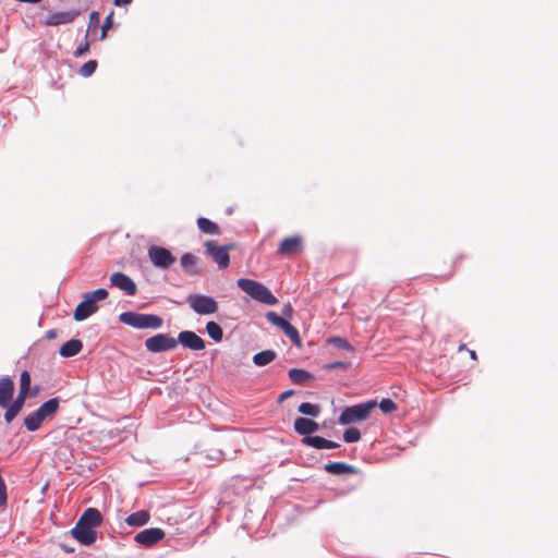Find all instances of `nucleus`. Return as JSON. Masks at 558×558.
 <instances>
[{"label":"nucleus","mask_w":558,"mask_h":558,"mask_svg":"<svg viewBox=\"0 0 558 558\" xmlns=\"http://www.w3.org/2000/svg\"><path fill=\"white\" fill-rule=\"evenodd\" d=\"M109 293L106 289L99 288L83 295V300L74 310L73 318L76 322H82L98 311L97 302L104 301L108 298Z\"/></svg>","instance_id":"nucleus-1"},{"label":"nucleus","mask_w":558,"mask_h":558,"mask_svg":"<svg viewBox=\"0 0 558 558\" xmlns=\"http://www.w3.org/2000/svg\"><path fill=\"white\" fill-rule=\"evenodd\" d=\"M236 283L242 291L260 303L275 305L278 302L277 298L271 293V291L265 284L258 281L240 278Z\"/></svg>","instance_id":"nucleus-2"},{"label":"nucleus","mask_w":558,"mask_h":558,"mask_svg":"<svg viewBox=\"0 0 558 558\" xmlns=\"http://www.w3.org/2000/svg\"><path fill=\"white\" fill-rule=\"evenodd\" d=\"M58 409H59V399L58 398L49 399L48 401L44 402L36 411L29 413L25 417V420H24L25 427L29 432L37 430L41 426V423L45 420L52 417L57 413Z\"/></svg>","instance_id":"nucleus-3"},{"label":"nucleus","mask_w":558,"mask_h":558,"mask_svg":"<svg viewBox=\"0 0 558 558\" xmlns=\"http://www.w3.org/2000/svg\"><path fill=\"white\" fill-rule=\"evenodd\" d=\"M377 407L376 401H367L345 408L338 418L340 425H350L365 421Z\"/></svg>","instance_id":"nucleus-4"},{"label":"nucleus","mask_w":558,"mask_h":558,"mask_svg":"<svg viewBox=\"0 0 558 558\" xmlns=\"http://www.w3.org/2000/svg\"><path fill=\"white\" fill-rule=\"evenodd\" d=\"M120 322L137 329H157L161 327L162 319L154 314H140L134 312H124L120 314Z\"/></svg>","instance_id":"nucleus-5"},{"label":"nucleus","mask_w":558,"mask_h":558,"mask_svg":"<svg viewBox=\"0 0 558 558\" xmlns=\"http://www.w3.org/2000/svg\"><path fill=\"white\" fill-rule=\"evenodd\" d=\"M186 301L190 307L198 315H211L219 308L218 302L213 296L206 294H190Z\"/></svg>","instance_id":"nucleus-6"},{"label":"nucleus","mask_w":558,"mask_h":558,"mask_svg":"<svg viewBox=\"0 0 558 558\" xmlns=\"http://www.w3.org/2000/svg\"><path fill=\"white\" fill-rule=\"evenodd\" d=\"M232 248L233 245H218L211 240L205 243L206 254L213 258L220 269H226L229 266V251Z\"/></svg>","instance_id":"nucleus-7"},{"label":"nucleus","mask_w":558,"mask_h":558,"mask_svg":"<svg viewBox=\"0 0 558 558\" xmlns=\"http://www.w3.org/2000/svg\"><path fill=\"white\" fill-rule=\"evenodd\" d=\"M177 345V339L167 333H157L145 340L146 349L154 353L170 351L173 350Z\"/></svg>","instance_id":"nucleus-8"},{"label":"nucleus","mask_w":558,"mask_h":558,"mask_svg":"<svg viewBox=\"0 0 558 558\" xmlns=\"http://www.w3.org/2000/svg\"><path fill=\"white\" fill-rule=\"evenodd\" d=\"M148 257L151 264L160 269H168L175 262V257L169 250L158 245H151L148 248Z\"/></svg>","instance_id":"nucleus-9"},{"label":"nucleus","mask_w":558,"mask_h":558,"mask_svg":"<svg viewBox=\"0 0 558 558\" xmlns=\"http://www.w3.org/2000/svg\"><path fill=\"white\" fill-rule=\"evenodd\" d=\"M304 244L301 235L284 238L278 245V254L281 256H295L303 252Z\"/></svg>","instance_id":"nucleus-10"},{"label":"nucleus","mask_w":558,"mask_h":558,"mask_svg":"<svg viewBox=\"0 0 558 558\" xmlns=\"http://www.w3.org/2000/svg\"><path fill=\"white\" fill-rule=\"evenodd\" d=\"M112 287L123 291L126 295H135L137 292L136 283L125 274L116 271L110 276Z\"/></svg>","instance_id":"nucleus-11"},{"label":"nucleus","mask_w":558,"mask_h":558,"mask_svg":"<svg viewBox=\"0 0 558 558\" xmlns=\"http://www.w3.org/2000/svg\"><path fill=\"white\" fill-rule=\"evenodd\" d=\"M165 535L163 530L159 527H149L138 532L135 535L134 541L140 545L150 547L160 542Z\"/></svg>","instance_id":"nucleus-12"},{"label":"nucleus","mask_w":558,"mask_h":558,"mask_svg":"<svg viewBox=\"0 0 558 558\" xmlns=\"http://www.w3.org/2000/svg\"><path fill=\"white\" fill-rule=\"evenodd\" d=\"M178 343H181L184 348L201 351L205 349V341L202 337L196 335L194 331L185 330L181 331L177 339Z\"/></svg>","instance_id":"nucleus-13"},{"label":"nucleus","mask_w":558,"mask_h":558,"mask_svg":"<svg viewBox=\"0 0 558 558\" xmlns=\"http://www.w3.org/2000/svg\"><path fill=\"white\" fill-rule=\"evenodd\" d=\"M71 534L82 545L88 546L96 541V531L80 522H76L75 526L71 530Z\"/></svg>","instance_id":"nucleus-14"},{"label":"nucleus","mask_w":558,"mask_h":558,"mask_svg":"<svg viewBox=\"0 0 558 558\" xmlns=\"http://www.w3.org/2000/svg\"><path fill=\"white\" fill-rule=\"evenodd\" d=\"M78 11H65V12H54L50 14L44 22L45 25L57 26L61 24L72 23L77 16Z\"/></svg>","instance_id":"nucleus-15"},{"label":"nucleus","mask_w":558,"mask_h":558,"mask_svg":"<svg viewBox=\"0 0 558 558\" xmlns=\"http://www.w3.org/2000/svg\"><path fill=\"white\" fill-rule=\"evenodd\" d=\"M14 383L11 377L4 376L0 379V408H8L12 401Z\"/></svg>","instance_id":"nucleus-16"},{"label":"nucleus","mask_w":558,"mask_h":558,"mask_svg":"<svg viewBox=\"0 0 558 558\" xmlns=\"http://www.w3.org/2000/svg\"><path fill=\"white\" fill-rule=\"evenodd\" d=\"M294 430L304 437L311 436L319 429L317 422L307 417H298L293 424Z\"/></svg>","instance_id":"nucleus-17"},{"label":"nucleus","mask_w":558,"mask_h":558,"mask_svg":"<svg viewBox=\"0 0 558 558\" xmlns=\"http://www.w3.org/2000/svg\"><path fill=\"white\" fill-rule=\"evenodd\" d=\"M27 396L28 393H22V391H19V395L15 398V400L11 401L8 408H4L7 410L4 413V421L7 423H11L16 417V415L22 410Z\"/></svg>","instance_id":"nucleus-18"},{"label":"nucleus","mask_w":558,"mask_h":558,"mask_svg":"<svg viewBox=\"0 0 558 558\" xmlns=\"http://www.w3.org/2000/svg\"><path fill=\"white\" fill-rule=\"evenodd\" d=\"M77 522L95 529L101 524L102 515L98 509L88 508L83 512Z\"/></svg>","instance_id":"nucleus-19"},{"label":"nucleus","mask_w":558,"mask_h":558,"mask_svg":"<svg viewBox=\"0 0 558 558\" xmlns=\"http://www.w3.org/2000/svg\"><path fill=\"white\" fill-rule=\"evenodd\" d=\"M302 442L306 446L316 448V449H333L338 448L339 444L325 439L320 436H306L303 437Z\"/></svg>","instance_id":"nucleus-20"},{"label":"nucleus","mask_w":558,"mask_h":558,"mask_svg":"<svg viewBox=\"0 0 558 558\" xmlns=\"http://www.w3.org/2000/svg\"><path fill=\"white\" fill-rule=\"evenodd\" d=\"M199 259L192 253H185L181 256L180 264L182 269L187 275H198L201 269L198 268Z\"/></svg>","instance_id":"nucleus-21"},{"label":"nucleus","mask_w":558,"mask_h":558,"mask_svg":"<svg viewBox=\"0 0 558 558\" xmlns=\"http://www.w3.org/2000/svg\"><path fill=\"white\" fill-rule=\"evenodd\" d=\"M324 470L332 475L354 474L356 472L353 465L344 462H329L325 464Z\"/></svg>","instance_id":"nucleus-22"},{"label":"nucleus","mask_w":558,"mask_h":558,"mask_svg":"<svg viewBox=\"0 0 558 558\" xmlns=\"http://www.w3.org/2000/svg\"><path fill=\"white\" fill-rule=\"evenodd\" d=\"M83 343L78 339H71L63 343L59 350V353L63 357H71L81 352Z\"/></svg>","instance_id":"nucleus-23"},{"label":"nucleus","mask_w":558,"mask_h":558,"mask_svg":"<svg viewBox=\"0 0 558 558\" xmlns=\"http://www.w3.org/2000/svg\"><path fill=\"white\" fill-rule=\"evenodd\" d=\"M150 520V514L147 510H141L131 513L125 518V523L130 526H143Z\"/></svg>","instance_id":"nucleus-24"},{"label":"nucleus","mask_w":558,"mask_h":558,"mask_svg":"<svg viewBox=\"0 0 558 558\" xmlns=\"http://www.w3.org/2000/svg\"><path fill=\"white\" fill-rule=\"evenodd\" d=\"M288 375L290 380L295 385H305L314 378L310 372L302 368H291Z\"/></svg>","instance_id":"nucleus-25"},{"label":"nucleus","mask_w":558,"mask_h":558,"mask_svg":"<svg viewBox=\"0 0 558 558\" xmlns=\"http://www.w3.org/2000/svg\"><path fill=\"white\" fill-rule=\"evenodd\" d=\"M277 357V353L274 350H265L256 353L253 356V362L257 366H266L270 364Z\"/></svg>","instance_id":"nucleus-26"},{"label":"nucleus","mask_w":558,"mask_h":558,"mask_svg":"<svg viewBox=\"0 0 558 558\" xmlns=\"http://www.w3.org/2000/svg\"><path fill=\"white\" fill-rule=\"evenodd\" d=\"M197 227L199 228V230L206 234H219L220 233V228L219 226L216 223V222H213L211 220L205 218V217H199L197 219Z\"/></svg>","instance_id":"nucleus-27"},{"label":"nucleus","mask_w":558,"mask_h":558,"mask_svg":"<svg viewBox=\"0 0 558 558\" xmlns=\"http://www.w3.org/2000/svg\"><path fill=\"white\" fill-rule=\"evenodd\" d=\"M299 413L312 417H317L320 414V407L318 404L303 402L298 408Z\"/></svg>","instance_id":"nucleus-28"},{"label":"nucleus","mask_w":558,"mask_h":558,"mask_svg":"<svg viewBox=\"0 0 558 558\" xmlns=\"http://www.w3.org/2000/svg\"><path fill=\"white\" fill-rule=\"evenodd\" d=\"M206 331L208 336L216 342H220L223 338V331L219 324L215 322H208L206 324Z\"/></svg>","instance_id":"nucleus-29"},{"label":"nucleus","mask_w":558,"mask_h":558,"mask_svg":"<svg viewBox=\"0 0 558 558\" xmlns=\"http://www.w3.org/2000/svg\"><path fill=\"white\" fill-rule=\"evenodd\" d=\"M282 331L284 332V335L292 341V343L298 347V348H301L302 347V339L300 337V333L298 331V329L292 326L290 323L282 329Z\"/></svg>","instance_id":"nucleus-30"},{"label":"nucleus","mask_w":558,"mask_h":558,"mask_svg":"<svg viewBox=\"0 0 558 558\" xmlns=\"http://www.w3.org/2000/svg\"><path fill=\"white\" fill-rule=\"evenodd\" d=\"M266 318H267V320L269 323H271L272 325L277 326L281 330L289 324L288 320H286L283 317L279 316L275 312H268L266 314Z\"/></svg>","instance_id":"nucleus-31"},{"label":"nucleus","mask_w":558,"mask_h":558,"mask_svg":"<svg viewBox=\"0 0 558 558\" xmlns=\"http://www.w3.org/2000/svg\"><path fill=\"white\" fill-rule=\"evenodd\" d=\"M97 65L98 63L96 60H89L81 66L78 74L84 77H88L96 71Z\"/></svg>","instance_id":"nucleus-32"},{"label":"nucleus","mask_w":558,"mask_h":558,"mask_svg":"<svg viewBox=\"0 0 558 558\" xmlns=\"http://www.w3.org/2000/svg\"><path fill=\"white\" fill-rule=\"evenodd\" d=\"M31 375L27 371H23L20 376V390L22 393H28L31 389Z\"/></svg>","instance_id":"nucleus-33"},{"label":"nucleus","mask_w":558,"mask_h":558,"mask_svg":"<svg viewBox=\"0 0 558 558\" xmlns=\"http://www.w3.org/2000/svg\"><path fill=\"white\" fill-rule=\"evenodd\" d=\"M329 343L333 344L336 348L343 349L347 351H353L354 348L350 344V342L342 337H333L329 340Z\"/></svg>","instance_id":"nucleus-34"},{"label":"nucleus","mask_w":558,"mask_h":558,"mask_svg":"<svg viewBox=\"0 0 558 558\" xmlns=\"http://www.w3.org/2000/svg\"><path fill=\"white\" fill-rule=\"evenodd\" d=\"M361 439V433L357 428H348L343 433V440L345 442H356Z\"/></svg>","instance_id":"nucleus-35"},{"label":"nucleus","mask_w":558,"mask_h":558,"mask_svg":"<svg viewBox=\"0 0 558 558\" xmlns=\"http://www.w3.org/2000/svg\"><path fill=\"white\" fill-rule=\"evenodd\" d=\"M378 405L379 409L386 414L391 413L397 409V404L391 399L388 398L383 399Z\"/></svg>","instance_id":"nucleus-36"},{"label":"nucleus","mask_w":558,"mask_h":558,"mask_svg":"<svg viewBox=\"0 0 558 558\" xmlns=\"http://www.w3.org/2000/svg\"><path fill=\"white\" fill-rule=\"evenodd\" d=\"M113 15H114V12L111 11L105 19L104 21V24L101 26V35H100V39H105L106 36H107V32L109 28H111L112 26V19H113Z\"/></svg>","instance_id":"nucleus-37"},{"label":"nucleus","mask_w":558,"mask_h":558,"mask_svg":"<svg viewBox=\"0 0 558 558\" xmlns=\"http://www.w3.org/2000/svg\"><path fill=\"white\" fill-rule=\"evenodd\" d=\"M89 50V43L87 38H85L84 43H82L74 51V57L80 58L84 53H86Z\"/></svg>","instance_id":"nucleus-38"},{"label":"nucleus","mask_w":558,"mask_h":558,"mask_svg":"<svg viewBox=\"0 0 558 558\" xmlns=\"http://www.w3.org/2000/svg\"><path fill=\"white\" fill-rule=\"evenodd\" d=\"M348 367V363L345 362H341V361H335V362H331V363H328L325 368L326 369H337V368H341V369H347Z\"/></svg>","instance_id":"nucleus-39"},{"label":"nucleus","mask_w":558,"mask_h":558,"mask_svg":"<svg viewBox=\"0 0 558 558\" xmlns=\"http://www.w3.org/2000/svg\"><path fill=\"white\" fill-rule=\"evenodd\" d=\"M98 23H99V13L97 11H93L89 14V27L92 25H94L96 27L98 25Z\"/></svg>","instance_id":"nucleus-40"},{"label":"nucleus","mask_w":558,"mask_h":558,"mask_svg":"<svg viewBox=\"0 0 558 558\" xmlns=\"http://www.w3.org/2000/svg\"><path fill=\"white\" fill-rule=\"evenodd\" d=\"M294 391L293 390H287L284 392H282L280 396H279V402H282L284 401L286 399L290 398L291 396H293Z\"/></svg>","instance_id":"nucleus-41"},{"label":"nucleus","mask_w":558,"mask_h":558,"mask_svg":"<svg viewBox=\"0 0 558 558\" xmlns=\"http://www.w3.org/2000/svg\"><path fill=\"white\" fill-rule=\"evenodd\" d=\"M282 313L286 317H291L292 316V313H293V308L290 304H287L283 310H282Z\"/></svg>","instance_id":"nucleus-42"},{"label":"nucleus","mask_w":558,"mask_h":558,"mask_svg":"<svg viewBox=\"0 0 558 558\" xmlns=\"http://www.w3.org/2000/svg\"><path fill=\"white\" fill-rule=\"evenodd\" d=\"M132 0H114V5L121 7L131 3Z\"/></svg>","instance_id":"nucleus-43"},{"label":"nucleus","mask_w":558,"mask_h":558,"mask_svg":"<svg viewBox=\"0 0 558 558\" xmlns=\"http://www.w3.org/2000/svg\"><path fill=\"white\" fill-rule=\"evenodd\" d=\"M469 353H470L471 359L477 360V354L474 350H469Z\"/></svg>","instance_id":"nucleus-44"},{"label":"nucleus","mask_w":558,"mask_h":558,"mask_svg":"<svg viewBox=\"0 0 558 558\" xmlns=\"http://www.w3.org/2000/svg\"><path fill=\"white\" fill-rule=\"evenodd\" d=\"M465 349H466L465 344H463V343H462V344H460V347H459V351H462V350H465Z\"/></svg>","instance_id":"nucleus-45"},{"label":"nucleus","mask_w":558,"mask_h":558,"mask_svg":"<svg viewBox=\"0 0 558 558\" xmlns=\"http://www.w3.org/2000/svg\"><path fill=\"white\" fill-rule=\"evenodd\" d=\"M63 548H64V550H65V551H69V553H70V551H73V549H72V548H70V546H66V547H65V546H63Z\"/></svg>","instance_id":"nucleus-46"},{"label":"nucleus","mask_w":558,"mask_h":558,"mask_svg":"<svg viewBox=\"0 0 558 558\" xmlns=\"http://www.w3.org/2000/svg\"><path fill=\"white\" fill-rule=\"evenodd\" d=\"M63 548H64V550H65V551H69V553H70V551H73V549H72V548H70V546H66V547H65V546H63Z\"/></svg>","instance_id":"nucleus-47"}]
</instances>
